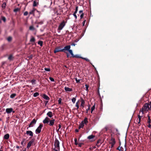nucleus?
Segmentation results:
<instances>
[{
	"label": "nucleus",
	"mask_w": 151,
	"mask_h": 151,
	"mask_svg": "<svg viewBox=\"0 0 151 151\" xmlns=\"http://www.w3.org/2000/svg\"><path fill=\"white\" fill-rule=\"evenodd\" d=\"M151 108V104L149 103H146L145 104L141 109L139 111V114H140L142 113V115L144 114V112L145 111H148L150 110Z\"/></svg>",
	"instance_id": "1"
},
{
	"label": "nucleus",
	"mask_w": 151,
	"mask_h": 151,
	"mask_svg": "<svg viewBox=\"0 0 151 151\" xmlns=\"http://www.w3.org/2000/svg\"><path fill=\"white\" fill-rule=\"evenodd\" d=\"M55 121V119L50 120L48 117H46L43 120V122L44 124H48L49 123V125L50 126H52L54 125Z\"/></svg>",
	"instance_id": "2"
},
{
	"label": "nucleus",
	"mask_w": 151,
	"mask_h": 151,
	"mask_svg": "<svg viewBox=\"0 0 151 151\" xmlns=\"http://www.w3.org/2000/svg\"><path fill=\"white\" fill-rule=\"evenodd\" d=\"M59 144L60 143L59 141L57 139H55L54 143L55 148L54 149V150L55 151H60Z\"/></svg>",
	"instance_id": "3"
},
{
	"label": "nucleus",
	"mask_w": 151,
	"mask_h": 151,
	"mask_svg": "<svg viewBox=\"0 0 151 151\" xmlns=\"http://www.w3.org/2000/svg\"><path fill=\"white\" fill-rule=\"evenodd\" d=\"M65 25V23L64 21H63L60 23L59 26L58 28V32H60L61 30L63 27Z\"/></svg>",
	"instance_id": "4"
},
{
	"label": "nucleus",
	"mask_w": 151,
	"mask_h": 151,
	"mask_svg": "<svg viewBox=\"0 0 151 151\" xmlns=\"http://www.w3.org/2000/svg\"><path fill=\"white\" fill-rule=\"evenodd\" d=\"M43 127V125L42 124H40L39 126L38 127L36 130V133H39L40 132L41 129Z\"/></svg>",
	"instance_id": "5"
},
{
	"label": "nucleus",
	"mask_w": 151,
	"mask_h": 151,
	"mask_svg": "<svg viewBox=\"0 0 151 151\" xmlns=\"http://www.w3.org/2000/svg\"><path fill=\"white\" fill-rule=\"evenodd\" d=\"M6 112L7 114H10L12 112L13 113L15 112V111L13 110V109L12 108L6 109Z\"/></svg>",
	"instance_id": "6"
},
{
	"label": "nucleus",
	"mask_w": 151,
	"mask_h": 151,
	"mask_svg": "<svg viewBox=\"0 0 151 151\" xmlns=\"http://www.w3.org/2000/svg\"><path fill=\"white\" fill-rule=\"evenodd\" d=\"M34 139H32L28 143L27 147L28 149H29L34 142Z\"/></svg>",
	"instance_id": "7"
},
{
	"label": "nucleus",
	"mask_w": 151,
	"mask_h": 151,
	"mask_svg": "<svg viewBox=\"0 0 151 151\" xmlns=\"http://www.w3.org/2000/svg\"><path fill=\"white\" fill-rule=\"evenodd\" d=\"M63 50L61 49L60 47H58L56 48L54 50V52L56 53L57 52H63Z\"/></svg>",
	"instance_id": "8"
},
{
	"label": "nucleus",
	"mask_w": 151,
	"mask_h": 151,
	"mask_svg": "<svg viewBox=\"0 0 151 151\" xmlns=\"http://www.w3.org/2000/svg\"><path fill=\"white\" fill-rule=\"evenodd\" d=\"M36 120H35V119H33V120L30 123V124H29V127H33V125L36 124Z\"/></svg>",
	"instance_id": "9"
},
{
	"label": "nucleus",
	"mask_w": 151,
	"mask_h": 151,
	"mask_svg": "<svg viewBox=\"0 0 151 151\" xmlns=\"http://www.w3.org/2000/svg\"><path fill=\"white\" fill-rule=\"evenodd\" d=\"M70 48V45H67L65 47H64V49H63V51L64 52H65L64 51L65 50H67V51H68Z\"/></svg>",
	"instance_id": "10"
},
{
	"label": "nucleus",
	"mask_w": 151,
	"mask_h": 151,
	"mask_svg": "<svg viewBox=\"0 0 151 151\" xmlns=\"http://www.w3.org/2000/svg\"><path fill=\"white\" fill-rule=\"evenodd\" d=\"M47 115L50 118H51L53 116L52 113L50 111L47 113Z\"/></svg>",
	"instance_id": "11"
},
{
	"label": "nucleus",
	"mask_w": 151,
	"mask_h": 151,
	"mask_svg": "<svg viewBox=\"0 0 151 151\" xmlns=\"http://www.w3.org/2000/svg\"><path fill=\"white\" fill-rule=\"evenodd\" d=\"M26 134L29 135L30 136H33V133L31 131H26Z\"/></svg>",
	"instance_id": "12"
},
{
	"label": "nucleus",
	"mask_w": 151,
	"mask_h": 151,
	"mask_svg": "<svg viewBox=\"0 0 151 151\" xmlns=\"http://www.w3.org/2000/svg\"><path fill=\"white\" fill-rule=\"evenodd\" d=\"M42 98L46 100H48L50 99V98L47 95L44 94L42 96Z\"/></svg>",
	"instance_id": "13"
},
{
	"label": "nucleus",
	"mask_w": 151,
	"mask_h": 151,
	"mask_svg": "<svg viewBox=\"0 0 151 151\" xmlns=\"http://www.w3.org/2000/svg\"><path fill=\"white\" fill-rule=\"evenodd\" d=\"M64 89L66 91H71L72 90V88H70L67 87H65Z\"/></svg>",
	"instance_id": "14"
},
{
	"label": "nucleus",
	"mask_w": 151,
	"mask_h": 151,
	"mask_svg": "<svg viewBox=\"0 0 151 151\" xmlns=\"http://www.w3.org/2000/svg\"><path fill=\"white\" fill-rule=\"evenodd\" d=\"M142 115H142V113H141L140 114L139 113V115L138 116V118H139V121L138 122V124H140V119H141V118H142Z\"/></svg>",
	"instance_id": "15"
},
{
	"label": "nucleus",
	"mask_w": 151,
	"mask_h": 151,
	"mask_svg": "<svg viewBox=\"0 0 151 151\" xmlns=\"http://www.w3.org/2000/svg\"><path fill=\"white\" fill-rule=\"evenodd\" d=\"M95 137V136L91 135H89L88 137V139L90 140L92 139Z\"/></svg>",
	"instance_id": "16"
},
{
	"label": "nucleus",
	"mask_w": 151,
	"mask_h": 151,
	"mask_svg": "<svg viewBox=\"0 0 151 151\" xmlns=\"http://www.w3.org/2000/svg\"><path fill=\"white\" fill-rule=\"evenodd\" d=\"M82 122L83 123V124H87L88 123L87 118H85L83 121Z\"/></svg>",
	"instance_id": "17"
},
{
	"label": "nucleus",
	"mask_w": 151,
	"mask_h": 151,
	"mask_svg": "<svg viewBox=\"0 0 151 151\" xmlns=\"http://www.w3.org/2000/svg\"><path fill=\"white\" fill-rule=\"evenodd\" d=\"M81 106L82 107V108H83L84 107V105L85 104V101L83 99H82L81 100Z\"/></svg>",
	"instance_id": "18"
},
{
	"label": "nucleus",
	"mask_w": 151,
	"mask_h": 151,
	"mask_svg": "<svg viewBox=\"0 0 151 151\" xmlns=\"http://www.w3.org/2000/svg\"><path fill=\"white\" fill-rule=\"evenodd\" d=\"M36 10V9L35 8H33L32 10L29 13L30 14H33L34 15L35 11Z\"/></svg>",
	"instance_id": "19"
},
{
	"label": "nucleus",
	"mask_w": 151,
	"mask_h": 151,
	"mask_svg": "<svg viewBox=\"0 0 151 151\" xmlns=\"http://www.w3.org/2000/svg\"><path fill=\"white\" fill-rule=\"evenodd\" d=\"M35 40V38L31 36L30 40V41L31 42L34 43Z\"/></svg>",
	"instance_id": "20"
},
{
	"label": "nucleus",
	"mask_w": 151,
	"mask_h": 151,
	"mask_svg": "<svg viewBox=\"0 0 151 151\" xmlns=\"http://www.w3.org/2000/svg\"><path fill=\"white\" fill-rule=\"evenodd\" d=\"M9 137V135L8 134H7L4 136V138L6 139H8Z\"/></svg>",
	"instance_id": "21"
},
{
	"label": "nucleus",
	"mask_w": 151,
	"mask_h": 151,
	"mask_svg": "<svg viewBox=\"0 0 151 151\" xmlns=\"http://www.w3.org/2000/svg\"><path fill=\"white\" fill-rule=\"evenodd\" d=\"M101 144V142L100 140L97 141L96 145L98 147H99Z\"/></svg>",
	"instance_id": "22"
},
{
	"label": "nucleus",
	"mask_w": 151,
	"mask_h": 151,
	"mask_svg": "<svg viewBox=\"0 0 151 151\" xmlns=\"http://www.w3.org/2000/svg\"><path fill=\"white\" fill-rule=\"evenodd\" d=\"M83 127H84V124H83V123H82V122H81L79 125V128L80 129L81 128H82Z\"/></svg>",
	"instance_id": "23"
},
{
	"label": "nucleus",
	"mask_w": 151,
	"mask_h": 151,
	"mask_svg": "<svg viewBox=\"0 0 151 151\" xmlns=\"http://www.w3.org/2000/svg\"><path fill=\"white\" fill-rule=\"evenodd\" d=\"M39 94L38 92H36L34 93L33 94V96L35 97H36L37 96H39Z\"/></svg>",
	"instance_id": "24"
},
{
	"label": "nucleus",
	"mask_w": 151,
	"mask_h": 151,
	"mask_svg": "<svg viewBox=\"0 0 151 151\" xmlns=\"http://www.w3.org/2000/svg\"><path fill=\"white\" fill-rule=\"evenodd\" d=\"M16 96V94L15 93H13L10 95V97L11 98H13L14 97Z\"/></svg>",
	"instance_id": "25"
},
{
	"label": "nucleus",
	"mask_w": 151,
	"mask_h": 151,
	"mask_svg": "<svg viewBox=\"0 0 151 151\" xmlns=\"http://www.w3.org/2000/svg\"><path fill=\"white\" fill-rule=\"evenodd\" d=\"M38 44L39 45H40L41 46H42L43 44V42L41 41H39L38 42Z\"/></svg>",
	"instance_id": "26"
},
{
	"label": "nucleus",
	"mask_w": 151,
	"mask_h": 151,
	"mask_svg": "<svg viewBox=\"0 0 151 151\" xmlns=\"http://www.w3.org/2000/svg\"><path fill=\"white\" fill-rule=\"evenodd\" d=\"M68 51L69 52L70 54L72 57H73L74 55L73 54L72 50H71L70 49Z\"/></svg>",
	"instance_id": "27"
},
{
	"label": "nucleus",
	"mask_w": 151,
	"mask_h": 151,
	"mask_svg": "<svg viewBox=\"0 0 151 151\" xmlns=\"http://www.w3.org/2000/svg\"><path fill=\"white\" fill-rule=\"evenodd\" d=\"M73 58H82L81 57H80V56H79L78 55H74L73 56Z\"/></svg>",
	"instance_id": "28"
},
{
	"label": "nucleus",
	"mask_w": 151,
	"mask_h": 151,
	"mask_svg": "<svg viewBox=\"0 0 151 151\" xmlns=\"http://www.w3.org/2000/svg\"><path fill=\"white\" fill-rule=\"evenodd\" d=\"M115 142L114 139H113L111 142L112 147H113L115 144Z\"/></svg>",
	"instance_id": "29"
},
{
	"label": "nucleus",
	"mask_w": 151,
	"mask_h": 151,
	"mask_svg": "<svg viewBox=\"0 0 151 151\" xmlns=\"http://www.w3.org/2000/svg\"><path fill=\"white\" fill-rule=\"evenodd\" d=\"M19 10H20V9L19 8H16L14 10V12H17L18 11H19Z\"/></svg>",
	"instance_id": "30"
},
{
	"label": "nucleus",
	"mask_w": 151,
	"mask_h": 151,
	"mask_svg": "<svg viewBox=\"0 0 151 151\" xmlns=\"http://www.w3.org/2000/svg\"><path fill=\"white\" fill-rule=\"evenodd\" d=\"M95 108V106H93L92 107H91V113H92V112L94 110Z\"/></svg>",
	"instance_id": "31"
},
{
	"label": "nucleus",
	"mask_w": 151,
	"mask_h": 151,
	"mask_svg": "<svg viewBox=\"0 0 151 151\" xmlns=\"http://www.w3.org/2000/svg\"><path fill=\"white\" fill-rule=\"evenodd\" d=\"M13 59V57L12 55H10L8 57V59L10 60H12Z\"/></svg>",
	"instance_id": "32"
},
{
	"label": "nucleus",
	"mask_w": 151,
	"mask_h": 151,
	"mask_svg": "<svg viewBox=\"0 0 151 151\" xmlns=\"http://www.w3.org/2000/svg\"><path fill=\"white\" fill-rule=\"evenodd\" d=\"M34 28L32 26H31L29 27V29L30 30H34Z\"/></svg>",
	"instance_id": "33"
},
{
	"label": "nucleus",
	"mask_w": 151,
	"mask_h": 151,
	"mask_svg": "<svg viewBox=\"0 0 151 151\" xmlns=\"http://www.w3.org/2000/svg\"><path fill=\"white\" fill-rule=\"evenodd\" d=\"M78 101L76 103V106L77 107L76 109H78L79 108V106L78 105Z\"/></svg>",
	"instance_id": "34"
},
{
	"label": "nucleus",
	"mask_w": 151,
	"mask_h": 151,
	"mask_svg": "<svg viewBox=\"0 0 151 151\" xmlns=\"http://www.w3.org/2000/svg\"><path fill=\"white\" fill-rule=\"evenodd\" d=\"M148 123L150 124L151 122V120L150 119V117L149 116H148Z\"/></svg>",
	"instance_id": "35"
},
{
	"label": "nucleus",
	"mask_w": 151,
	"mask_h": 151,
	"mask_svg": "<svg viewBox=\"0 0 151 151\" xmlns=\"http://www.w3.org/2000/svg\"><path fill=\"white\" fill-rule=\"evenodd\" d=\"M1 19L4 22H5L6 20V18L4 17H1Z\"/></svg>",
	"instance_id": "36"
},
{
	"label": "nucleus",
	"mask_w": 151,
	"mask_h": 151,
	"mask_svg": "<svg viewBox=\"0 0 151 151\" xmlns=\"http://www.w3.org/2000/svg\"><path fill=\"white\" fill-rule=\"evenodd\" d=\"M72 101L73 103H75V101H76V99L75 98H73L72 99Z\"/></svg>",
	"instance_id": "37"
},
{
	"label": "nucleus",
	"mask_w": 151,
	"mask_h": 151,
	"mask_svg": "<svg viewBox=\"0 0 151 151\" xmlns=\"http://www.w3.org/2000/svg\"><path fill=\"white\" fill-rule=\"evenodd\" d=\"M78 6H76V7L75 11L74 13H77L78 12Z\"/></svg>",
	"instance_id": "38"
},
{
	"label": "nucleus",
	"mask_w": 151,
	"mask_h": 151,
	"mask_svg": "<svg viewBox=\"0 0 151 151\" xmlns=\"http://www.w3.org/2000/svg\"><path fill=\"white\" fill-rule=\"evenodd\" d=\"M45 70L47 71H50V69L49 68H45L44 69Z\"/></svg>",
	"instance_id": "39"
},
{
	"label": "nucleus",
	"mask_w": 151,
	"mask_h": 151,
	"mask_svg": "<svg viewBox=\"0 0 151 151\" xmlns=\"http://www.w3.org/2000/svg\"><path fill=\"white\" fill-rule=\"evenodd\" d=\"M25 140V139H23V140H22V142H21V144L22 145H23L24 143V142Z\"/></svg>",
	"instance_id": "40"
},
{
	"label": "nucleus",
	"mask_w": 151,
	"mask_h": 151,
	"mask_svg": "<svg viewBox=\"0 0 151 151\" xmlns=\"http://www.w3.org/2000/svg\"><path fill=\"white\" fill-rule=\"evenodd\" d=\"M82 58L83 59H84L85 60H86V61H88V62H89V59H88L87 58Z\"/></svg>",
	"instance_id": "41"
},
{
	"label": "nucleus",
	"mask_w": 151,
	"mask_h": 151,
	"mask_svg": "<svg viewBox=\"0 0 151 151\" xmlns=\"http://www.w3.org/2000/svg\"><path fill=\"white\" fill-rule=\"evenodd\" d=\"M74 141H75V144L76 145H78V143L77 142V140L76 138L74 139Z\"/></svg>",
	"instance_id": "42"
},
{
	"label": "nucleus",
	"mask_w": 151,
	"mask_h": 151,
	"mask_svg": "<svg viewBox=\"0 0 151 151\" xmlns=\"http://www.w3.org/2000/svg\"><path fill=\"white\" fill-rule=\"evenodd\" d=\"M49 79H50V80L51 81H54V79L53 78H52V77H50L49 78Z\"/></svg>",
	"instance_id": "43"
},
{
	"label": "nucleus",
	"mask_w": 151,
	"mask_h": 151,
	"mask_svg": "<svg viewBox=\"0 0 151 151\" xmlns=\"http://www.w3.org/2000/svg\"><path fill=\"white\" fill-rule=\"evenodd\" d=\"M62 99L61 98H59L58 100V103L59 104H61V103Z\"/></svg>",
	"instance_id": "44"
},
{
	"label": "nucleus",
	"mask_w": 151,
	"mask_h": 151,
	"mask_svg": "<svg viewBox=\"0 0 151 151\" xmlns=\"http://www.w3.org/2000/svg\"><path fill=\"white\" fill-rule=\"evenodd\" d=\"M85 86L86 88V90L87 91L88 90V86L87 84L85 85Z\"/></svg>",
	"instance_id": "45"
},
{
	"label": "nucleus",
	"mask_w": 151,
	"mask_h": 151,
	"mask_svg": "<svg viewBox=\"0 0 151 151\" xmlns=\"http://www.w3.org/2000/svg\"><path fill=\"white\" fill-rule=\"evenodd\" d=\"M122 148L123 149V148L122 147H119L117 148V150H119L120 151L122 150Z\"/></svg>",
	"instance_id": "46"
},
{
	"label": "nucleus",
	"mask_w": 151,
	"mask_h": 151,
	"mask_svg": "<svg viewBox=\"0 0 151 151\" xmlns=\"http://www.w3.org/2000/svg\"><path fill=\"white\" fill-rule=\"evenodd\" d=\"M35 80H32L31 82L33 84H35Z\"/></svg>",
	"instance_id": "47"
},
{
	"label": "nucleus",
	"mask_w": 151,
	"mask_h": 151,
	"mask_svg": "<svg viewBox=\"0 0 151 151\" xmlns=\"http://www.w3.org/2000/svg\"><path fill=\"white\" fill-rule=\"evenodd\" d=\"M83 144V143H80L79 144L78 143V145L79 147H81V146H82V145Z\"/></svg>",
	"instance_id": "48"
},
{
	"label": "nucleus",
	"mask_w": 151,
	"mask_h": 151,
	"mask_svg": "<svg viewBox=\"0 0 151 151\" xmlns=\"http://www.w3.org/2000/svg\"><path fill=\"white\" fill-rule=\"evenodd\" d=\"M28 14V12L27 11L25 12L24 14V16H27V15Z\"/></svg>",
	"instance_id": "49"
},
{
	"label": "nucleus",
	"mask_w": 151,
	"mask_h": 151,
	"mask_svg": "<svg viewBox=\"0 0 151 151\" xmlns=\"http://www.w3.org/2000/svg\"><path fill=\"white\" fill-rule=\"evenodd\" d=\"M76 13H74L73 14V15L75 17V18L76 19L77 18V16L76 15Z\"/></svg>",
	"instance_id": "50"
},
{
	"label": "nucleus",
	"mask_w": 151,
	"mask_h": 151,
	"mask_svg": "<svg viewBox=\"0 0 151 151\" xmlns=\"http://www.w3.org/2000/svg\"><path fill=\"white\" fill-rule=\"evenodd\" d=\"M12 37H8V38H7V40L9 41H11V40H12Z\"/></svg>",
	"instance_id": "51"
},
{
	"label": "nucleus",
	"mask_w": 151,
	"mask_h": 151,
	"mask_svg": "<svg viewBox=\"0 0 151 151\" xmlns=\"http://www.w3.org/2000/svg\"><path fill=\"white\" fill-rule=\"evenodd\" d=\"M33 6H37V4H36V3L35 2V1H34V2H33Z\"/></svg>",
	"instance_id": "52"
},
{
	"label": "nucleus",
	"mask_w": 151,
	"mask_h": 151,
	"mask_svg": "<svg viewBox=\"0 0 151 151\" xmlns=\"http://www.w3.org/2000/svg\"><path fill=\"white\" fill-rule=\"evenodd\" d=\"M84 14L83 13H82L80 15L81 19H82L83 17Z\"/></svg>",
	"instance_id": "53"
},
{
	"label": "nucleus",
	"mask_w": 151,
	"mask_h": 151,
	"mask_svg": "<svg viewBox=\"0 0 151 151\" xmlns=\"http://www.w3.org/2000/svg\"><path fill=\"white\" fill-rule=\"evenodd\" d=\"M75 80L76 81V82L77 83H79L80 81V80H78L77 78H75Z\"/></svg>",
	"instance_id": "54"
},
{
	"label": "nucleus",
	"mask_w": 151,
	"mask_h": 151,
	"mask_svg": "<svg viewBox=\"0 0 151 151\" xmlns=\"http://www.w3.org/2000/svg\"><path fill=\"white\" fill-rule=\"evenodd\" d=\"M83 10H80L79 11V13L80 14L81 13V14L82 13H83Z\"/></svg>",
	"instance_id": "55"
},
{
	"label": "nucleus",
	"mask_w": 151,
	"mask_h": 151,
	"mask_svg": "<svg viewBox=\"0 0 151 151\" xmlns=\"http://www.w3.org/2000/svg\"><path fill=\"white\" fill-rule=\"evenodd\" d=\"M86 22V20H84L83 22V25L84 26Z\"/></svg>",
	"instance_id": "56"
},
{
	"label": "nucleus",
	"mask_w": 151,
	"mask_h": 151,
	"mask_svg": "<svg viewBox=\"0 0 151 151\" xmlns=\"http://www.w3.org/2000/svg\"><path fill=\"white\" fill-rule=\"evenodd\" d=\"M148 127L150 128H151V125L150 124L148 125Z\"/></svg>",
	"instance_id": "57"
},
{
	"label": "nucleus",
	"mask_w": 151,
	"mask_h": 151,
	"mask_svg": "<svg viewBox=\"0 0 151 151\" xmlns=\"http://www.w3.org/2000/svg\"><path fill=\"white\" fill-rule=\"evenodd\" d=\"M78 131H79V130H78V129H76L75 130V132H78Z\"/></svg>",
	"instance_id": "58"
},
{
	"label": "nucleus",
	"mask_w": 151,
	"mask_h": 151,
	"mask_svg": "<svg viewBox=\"0 0 151 151\" xmlns=\"http://www.w3.org/2000/svg\"><path fill=\"white\" fill-rule=\"evenodd\" d=\"M61 125L60 124H59V128L58 129V130H59V129H60L61 128Z\"/></svg>",
	"instance_id": "59"
},
{
	"label": "nucleus",
	"mask_w": 151,
	"mask_h": 151,
	"mask_svg": "<svg viewBox=\"0 0 151 151\" xmlns=\"http://www.w3.org/2000/svg\"><path fill=\"white\" fill-rule=\"evenodd\" d=\"M76 45V44L73 43L71 45L72 46H75Z\"/></svg>",
	"instance_id": "60"
},
{
	"label": "nucleus",
	"mask_w": 151,
	"mask_h": 151,
	"mask_svg": "<svg viewBox=\"0 0 151 151\" xmlns=\"http://www.w3.org/2000/svg\"><path fill=\"white\" fill-rule=\"evenodd\" d=\"M48 101H45V105H46V104H47L48 103Z\"/></svg>",
	"instance_id": "61"
},
{
	"label": "nucleus",
	"mask_w": 151,
	"mask_h": 151,
	"mask_svg": "<svg viewBox=\"0 0 151 151\" xmlns=\"http://www.w3.org/2000/svg\"><path fill=\"white\" fill-rule=\"evenodd\" d=\"M29 58H32V55H31L30 56Z\"/></svg>",
	"instance_id": "62"
},
{
	"label": "nucleus",
	"mask_w": 151,
	"mask_h": 151,
	"mask_svg": "<svg viewBox=\"0 0 151 151\" xmlns=\"http://www.w3.org/2000/svg\"><path fill=\"white\" fill-rule=\"evenodd\" d=\"M89 109H90V107L89 106L88 107V109L86 110L87 112L88 111V110Z\"/></svg>",
	"instance_id": "63"
},
{
	"label": "nucleus",
	"mask_w": 151,
	"mask_h": 151,
	"mask_svg": "<svg viewBox=\"0 0 151 151\" xmlns=\"http://www.w3.org/2000/svg\"><path fill=\"white\" fill-rule=\"evenodd\" d=\"M16 147L17 148H19V147L18 146H17Z\"/></svg>",
	"instance_id": "64"
}]
</instances>
